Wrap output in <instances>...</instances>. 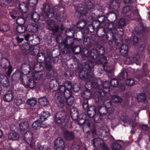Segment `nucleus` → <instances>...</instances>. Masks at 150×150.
<instances>
[{
	"label": "nucleus",
	"mask_w": 150,
	"mask_h": 150,
	"mask_svg": "<svg viewBox=\"0 0 150 150\" xmlns=\"http://www.w3.org/2000/svg\"><path fill=\"white\" fill-rule=\"evenodd\" d=\"M76 39H74L73 37L66 36L63 40V43L59 45V49L63 53H70L71 50L75 54H78L81 52V48L80 46L75 45Z\"/></svg>",
	"instance_id": "nucleus-1"
},
{
	"label": "nucleus",
	"mask_w": 150,
	"mask_h": 150,
	"mask_svg": "<svg viewBox=\"0 0 150 150\" xmlns=\"http://www.w3.org/2000/svg\"><path fill=\"white\" fill-rule=\"evenodd\" d=\"M95 10L93 3L90 0H85L82 6L80 8V10L76 13L77 17L80 18L82 16H87L86 20L88 21H92L95 14L93 12Z\"/></svg>",
	"instance_id": "nucleus-2"
},
{
	"label": "nucleus",
	"mask_w": 150,
	"mask_h": 150,
	"mask_svg": "<svg viewBox=\"0 0 150 150\" xmlns=\"http://www.w3.org/2000/svg\"><path fill=\"white\" fill-rule=\"evenodd\" d=\"M87 112L88 117L93 118L95 122L100 123L103 120L102 116L105 115L108 112V110L105 106H99L97 110L93 105L91 106Z\"/></svg>",
	"instance_id": "nucleus-3"
},
{
	"label": "nucleus",
	"mask_w": 150,
	"mask_h": 150,
	"mask_svg": "<svg viewBox=\"0 0 150 150\" xmlns=\"http://www.w3.org/2000/svg\"><path fill=\"white\" fill-rule=\"evenodd\" d=\"M148 32V29L144 25L140 28L135 27L133 30L134 35H132L131 39L133 45H135L139 42L146 41L147 38L146 33Z\"/></svg>",
	"instance_id": "nucleus-4"
},
{
	"label": "nucleus",
	"mask_w": 150,
	"mask_h": 150,
	"mask_svg": "<svg viewBox=\"0 0 150 150\" xmlns=\"http://www.w3.org/2000/svg\"><path fill=\"white\" fill-rule=\"evenodd\" d=\"M43 10L48 18H50L54 16L55 19L59 22H61L63 19H66L67 18L66 11L64 8L62 11H58L55 15L54 9L50 8L48 4H43Z\"/></svg>",
	"instance_id": "nucleus-5"
},
{
	"label": "nucleus",
	"mask_w": 150,
	"mask_h": 150,
	"mask_svg": "<svg viewBox=\"0 0 150 150\" xmlns=\"http://www.w3.org/2000/svg\"><path fill=\"white\" fill-rule=\"evenodd\" d=\"M68 117L67 113L64 111L57 112L53 117L54 122L57 125L65 128L68 127L69 123Z\"/></svg>",
	"instance_id": "nucleus-6"
},
{
	"label": "nucleus",
	"mask_w": 150,
	"mask_h": 150,
	"mask_svg": "<svg viewBox=\"0 0 150 150\" xmlns=\"http://www.w3.org/2000/svg\"><path fill=\"white\" fill-rule=\"evenodd\" d=\"M95 66L94 63L90 61L88 64L81 69L79 72L80 79L85 81L87 79L92 78L94 76L93 68Z\"/></svg>",
	"instance_id": "nucleus-7"
},
{
	"label": "nucleus",
	"mask_w": 150,
	"mask_h": 150,
	"mask_svg": "<svg viewBox=\"0 0 150 150\" xmlns=\"http://www.w3.org/2000/svg\"><path fill=\"white\" fill-rule=\"evenodd\" d=\"M121 5L120 3L118 1L116 0H112L110 2L109 6L110 10L108 12V17L110 18L112 17L111 18L112 20L115 21L117 19V12L116 11L119 9Z\"/></svg>",
	"instance_id": "nucleus-8"
},
{
	"label": "nucleus",
	"mask_w": 150,
	"mask_h": 150,
	"mask_svg": "<svg viewBox=\"0 0 150 150\" xmlns=\"http://www.w3.org/2000/svg\"><path fill=\"white\" fill-rule=\"evenodd\" d=\"M29 7L28 3L27 4L25 2L20 3L19 1V12H21L19 19H21L23 21V23L25 22V19L28 17L27 11H28Z\"/></svg>",
	"instance_id": "nucleus-9"
},
{
	"label": "nucleus",
	"mask_w": 150,
	"mask_h": 150,
	"mask_svg": "<svg viewBox=\"0 0 150 150\" xmlns=\"http://www.w3.org/2000/svg\"><path fill=\"white\" fill-rule=\"evenodd\" d=\"M83 31H81V33L82 34V38H77L76 40L79 41H82L83 44L87 48H90L92 46V43L90 42V37L84 34Z\"/></svg>",
	"instance_id": "nucleus-10"
},
{
	"label": "nucleus",
	"mask_w": 150,
	"mask_h": 150,
	"mask_svg": "<svg viewBox=\"0 0 150 150\" xmlns=\"http://www.w3.org/2000/svg\"><path fill=\"white\" fill-rule=\"evenodd\" d=\"M47 28L52 32L53 33L58 32L59 28V25L56 24L54 21L52 19H48L46 22Z\"/></svg>",
	"instance_id": "nucleus-11"
},
{
	"label": "nucleus",
	"mask_w": 150,
	"mask_h": 150,
	"mask_svg": "<svg viewBox=\"0 0 150 150\" xmlns=\"http://www.w3.org/2000/svg\"><path fill=\"white\" fill-rule=\"evenodd\" d=\"M105 91L102 89L96 92L93 95V98L96 103L104 102V98L106 96Z\"/></svg>",
	"instance_id": "nucleus-12"
},
{
	"label": "nucleus",
	"mask_w": 150,
	"mask_h": 150,
	"mask_svg": "<svg viewBox=\"0 0 150 150\" xmlns=\"http://www.w3.org/2000/svg\"><path fill=\"white\" fill-rule=\"evenodd\" d=\"M122 141L120 140H117V142H114L112 147V150H121L122 146L120 144L118 143L117 142ZM100 148L102 149V150H110L109 148L105 145L104 143L102 144Z\"/></svg>",
	"instance_id": "nucleus-13"
},
{
	"label": "nucleus",
	"mask_w": 150,
	"mask_h": 150,
	"mask_svg": "<svg viewBox=\"0 0 150 150\" xmlns=\"http://www.w3.org/2000/svg\"><path fill=\"white\" fill-rule=\"evenodd\" d=\"M54 147L56 150H63L65 144L63 140L60 137H57L54 141Z\"/></svg>",
	"instance_id": "nucleus-14"
},
{
	"label": "nucleus",
	"mask_w": 150,
	"mask_h": 150,
	"mask_svg": "<svg viewBox=\"0 0 150 150\" xmlns=\"http://www.w3.org/2000/svg\"><path fill=\"white\" fill-rule=\"evenodd\" d=\"M105 36L106 38L109 41V43L110 45H112L114 41L115 43L118 42L117 40H118V39L117 38L115 34H114L112 32H107Z\"/></svg>",
	"instance_id": "nucleus-15"
},
{
	"label": "nucleus",
	"mask_w": 150,
	"mask_h": 150,
	"mask_svg": "<svg viewBox=\"0 0 150 150\" xmlns=\"http://www.w3.org/2000/svg\"><path fill=\"white\" fill-rule=\"evenodd\" d=\"M67 127L65 128L61 129L62 130V133L63 134L65 139L67 140H71L74 138V134L72 131H69L67 130Z\"/></svg>",
	"instance_id": "nucleus-16"
},
{
	"label": "nucleus",
	"mask_w": 150,
	"mask_h": 150,
	"mask_svg": "<svg viewBox=\"0 0 150 150\" xmlns=\"http://www.w3.org/2000/svg\"><path fill=\"white\" fill-rule=\"evenodd\" d=\"M83 123H84L83 126L89 128L90 131L91 132L93 135L97 134L96 132V129L94 125H92L91 127V121L88 119H85Z\"/></svg>",
	"instance_id": "nucleus-17"
},
{
	"label": "nucleus",
	"mask_w": 150,
	"mask_h": 150,
	"mask_svg": "<svg viewBox=\"0 0 150 150\" xmlns=\"http://www.w3.org/2000/svg\"><path fill=\"white\" fill-rule=\"evenodd\" d=\"M55 98H56V103L58 106L60 108H63L64 106L65 100L61 96H58L57 94H55Z\"/></svg>",
	"instance_id": "nucleus-18"
},
{
	"label": "nucleus",
	"mask_w": 150,
	"mask_h": 150,
	"mask_svg": "<svg viewBox=\"0 0 150 150\" xmlns=\"http://www.w3.org/2000/svg\"><path fill=\"white\" fill-rule=\"evenodd\" d=\"M70 111L71 116L72 119L74 120H78L79 114L77 108L73 106H71Z\"/></svg>",
	"instance_id": "nucleus-19"
},
{
	"label": "nucleus",
	"mask_w": 150,
	"mask_h": 150,
	"mask_svg": "<svg viewBox=\"0 0 150 150\" xmlns=\"http://www.w3.org/2000/svg\"><path fill=\"white\" fill-rule=\"evenodd\" d=\"M100 56V59L96 60L95 62L96 64H102L103 65L104 69L105 70H107V66L104 65L108 63V61L107 59V57L106 56L103 55L101 57Z\"/></svg>",
	"instance_id": "nucleus-20"
},
{
	"label": "nucleus",
	"mask_w": 150,
	"mask_h": 150,
	"mask_svg": "<svg viewBox=\"0 0 150 150\" xmlns=\"http://www.w3.org/2000/svg\"><path fill=\"white\" fill-rule=\"evenodd\" d=\"M38 23L34 22L29 24L27 26V28L29 32H36L38 30L39 25Z\"/></svg>",
	"instance_id": "nucleus-21"
},
{
	"label": "nucleus",
	"mask_w": 150,
	"mask_h": 150,
	"mask_svg": "<svg viewBox=\"0 0 150 150\" xmlns=\"http://www.w3.org/2000/svg\"><path fill=\"white\" fill-rule=\"evenodd\" d=\"M27 18L25 19V21L28 19H33L35 22L37 23L40 18V15L38 13L33 12L31 14L27 15Z\"/></svg>",
	"instance_id": "nucleus-22"
},
{
	"label": "nucleus",
	"mask_w": 150,
	"mask_h": 150,
	"mask_svg": "<svg viewBox=\"0 0 150 150\" xmlns=\"http://www.w3.org/2000/svg\"><path fill=\"white\" fill-rule=\"evenodd\" d=\"M91 88L89 89L86 88L82 92L81 96L83 98L89 100L92 96V92Z\"/></svg>",
	"instance_id": "nucleus-23"
},
{
	"label": "nucleus",
	"mask_w": 150,
	"mask_h": 150,
	"mask_svg": "<svg viewBox=\"0 0 150 150\" xmlns=\"http://www.w3.org/2000/svg\"><path fill=\"white\" fill-rule=\"evenodd\" d=\"M0 83L3 86L7 87L9 85V82L7 77L4 75L0 76Z\"/></svg>",
	"instance_id": "nucleus-24"
},
{
	"label": "nucleus",
	"mask_w": 150,
	"mask_h": 150,
	"mask_svg": "<svg viewBox=\"0 0 150 150\" xmlns=\"http://www.w3.org/2000/svg\"><path fill=\"white\" fill-rule=\"evenodd\" d=\"M87 24V22L84 19H81L79 20L76 23V28L81 33V31H82V30L84 28L85 26Z\"/></svg>",
	"instance_id": "nucleus-25"
},
{
	"label": "nucleus",
	"mask_w": 150,
	"mask_h": 150,
	"mask_svg": "<svg viewBox=\"0 0 150 150\" xmlns=\"http://www.w3.org/2000/svg\"><path fill=\"white\" fill-rule=\"evenodd\" d=\"M104 143L101 142L100 139V138L97 137L91 140V145L94 148H99L101 147L102 144Z\"/></svg>",
	"instance_id": "nucleus-26"
},
{
	"label": "nucleus",
	"mask_w": 150,
	"mask_h": 150,
	"mask_svg": "<svg viewBox=\"0 0 150 150\" xmlns=\"http://www.w3.org/2000/svg\"><path fill=\"white\" fill-rule=\"evenodd\" d=\"M10 62L6 58L0 59V68L5 69L10 65Z\"/></svg>",
	"instance_id": "nucleus-27"
},
{
	"label": "nucleus",
	"mask_w": 150,
	"mask_h": 150,
	"mask_svg": "<svg viewBox=\"0 0 150 150\" xmlns=\"http://www.w3.org/2000/svg\"><path fill=\"white\" fill-rule=\"evenodd\" d=\"M19 48L21 49L25 54L28 52L29 50L33 49L32 47L30 46L27 42L23 44H19Z\"/></svg>",
	"instance_id": "nucleus-28"
},
{
	"label": "nucleus",
	"mask_w": 150,
	"mask_h": 150,
	"mask_svg": "<svg viewBox=\"0 0 150 150\" xmlns=\"http://www.w3.org/2000/svg\"><path fill=\"white\" fill-rule=\"evenodd\" d=\"M45 67V64L36 62L34 63V69L35 71H37L39 72L43 70Z\"/></svg>",
	"instance_id": "nucleus-29"
},
{
	"label": "nucleus",
	"mask_w": 150,
	"mask_h": 150,
	"mask_svg": "<svg viewBox=\"0 0 150 150\" xmlns=\"http://www.w3.org/2000/svg\"><path fill=\"white\" fill-rule=\"evenodd\" d=\"M128 47L127 45L123 44L121 45L120 47V52L123 56H126L128 55Z\"/></svg>",
	"instance_id": "nucleus-30"
},
{
	"label": "nucleus",
	"mask_w": 150,
	"mask_h": 150,
	"mask_svg": "<svg viewBox=\"0 0 150 150\" xmlns=\"http://www.w3.org/2000/svg\"><path fill=\"white\" fill-rule=\"evenodd\" d=\"M13 93L11 91H8L4 95V100L6 102H10L13 98Z\"/></svg>",
	"instance_id": "nucleus-31"
},
{
	"label": "nucleus",
	"mask_w": 150,
	"mask_h": 150,
	"mask_svg": "<svg viewBox=\"0 0 150 150\" xmlns=\"http://www.w3.org/2000/svg\"><path fill=\"white\" fill-rule=\"evenodd\" d=\"M115 29L116 30V32L115 33V35L117 38L118 39V40H119L120 41H121V40L122 39V36L124 33L123 28L115 26Z\"/></svg>",
	"instance_id": "nucleus-32"
},
{
	"label": "nucleus",
	"mask_w": 150,
	"mask_h": 150,
	"mask_svg": "<svg viewBox=\"0 0 150 150\" xmlns=\"http://www.w3.org/2000/svg\"><path fill=\"white\" fill-rule=\"evenodd\" d=\"M29 125L27 121L24 122L19 124V134L22 133L27 130L29 127Z\"/></svg>",
	"instance_id": "nucleus-33"
},
{
	"label": "nucleus",
	"mask_w": 150,
	"mask_h": 150,
	"mask_svg": "<svg viewBox=\"0 0 150 150\" xmlns=\"http://www.w3.org/2000/svg\"><path fill=\"white\" fill-rule=\"evenodd\" d=\"M102 86L103 88V89L104 91L106 94H109L110 91V83L109 81H105L104 82L101 83Z\"/></svg>",
	"instance_id": "nucleus-34"
},
{
	"label": "nucleus",
	"mask_w": 150,
	"mask_h": 150,
	"mask_svg": "<svg viewBox=\"0 0 150 150\" xmlns=\"http://www.w3.org/2000/svg\"><path fill=\"white\" fill-rule=\"evenodd\" d=\"M43 74L41 72L35 70L32 74V76L33 79H35V80L41 79L43 81L44 78V77H43Z\"/></svg>",
	"instance_id": "nucleus-35"
},
{
	"label": "nucleus",
	"mask_w": 150,
	"mask_h": 150,
	"mask_svg": "<svg viewBox=\"0 0 150 150\" xmlns=\"http://www.w3.org/2000/svg\"><path fill=\"white\" fill-rule=\"evenodd\" d=\"M50 115V113L49 112L43 111L40 114V120L43 122L47 120V118Z\"/></svg>",
	"instance_id": "nucleus-36"
},
{
	"label": "nucleus",
	"mask_w": 150,
	"mask_h": 150,
	"mask_svg": "<svg viewBox=\"0 0 150 150\" xmlns=\"http://www.w3.org/2000/svg\"><path fill=\"white\" fill-rule=\"evenodd\" d=\"M67 89L63 85H59L58 87L57 88L56 91H55V94H57L58 96H62Z\"/></svg>",
	"instance_id": "nucleus-37"
},
{
	"label": "nucleus",
	"mask_w": 150,
	"mask_h": 150,
	"mask_svg": "<svg viewBox=\"0 0 150 150\" xmlns=\"http://www.w3.org/2000/svg\"><path fill=\"white\" fill-rule=\"evenodd\" d=\"M98 50L96 49H93L91 50L90 52V57L92 59H98L100 56L99 54Z\"/></svg>",
	"instance_id": "nucleus-38"
},
{
	"label": "nucleus",
	"mask_w": 150,
	"mask_h": 150,
	"mask_svg": "<svg viewBox=\"0 0 150 150\" xmlns=\"http://www.w3.org/2000/svg\"><path fill=\"white\" fill-rule=\"evenodd\" d=\"M59 85V83L58 81L55 79H52L49 83L50 87L51 88H53L54 91H56L57 88Z\"/></svg>",
	"instance_id": "nucleus-39"
},
{
	"label": "nucleus",
	"mask_w": 150,
	"mask_h": 150,
	"mask_svg": "<svg viewBox=\"0 0 150 150\" xmlns=\"http://www.w3.org/2000/svg\"><path fill=\"white\" fill-rule=\"evenodd\" d=\"M32 37L33 38L31 42L32 45L36 46L40 43V39L37 34H33Z\"/></svg>",
	"instance_id": "nucleus-40"
},
{
	"label": "nucleus",
	"mask_w": 150,
	"mask_h": 150,
	"mask_svg": "<svg viewBox=\"0 0 150 150\" xmlns=\"http://www.w3.org/2000/svg\"><path fill=\"white\" fill-rule=\"evenodd\" d=\"M30 67L29 65H22L21 67V69L23 74L24 75L28 74L30 71Z\"/></svg>",
	"instance_id": "nucleus-41"
},
{
	"label": "nucleus",
	"mask_w": 150,
	"mask_h": 150,
	"mask_svg": "<svg viewBox=\"0 0 150 150\" xmlns=\"http://www.w3.org/2000/svg\"><path fill=\"white\" fill-rule=\"evenodd\" d=\"M107 18L106 16L104 14H100L98 15L97 19V22L100 23L102 25H103L107 21Z\"/></svg>",
	"instance_id": "nucleus-42"
},
{
	"label": "nucleus",
	"mask_w": 150,
	"mask_h": 150,
	"mask_svg": "<svg viewBox=\"0 0 150 150\" xmlns=\"http://www.w3.org/2000/svg\"><path fill=\"white\" fill-rule=\"evenodd\" d=\"M46 54L42 52H38L37 56L38 62L43 63V62H45V60Z\"/></svg>",
	"instance_id": "nucleus-43"
},
{
	"label": "nucleus",
	"mask_w": 150,
	"mask_h": 150,
	"mask_svg": "<svg viewBox=\"0 0 150 150\" xmlns=\"http://www.w3.org/2000/svg\"><path fill=\"white\" fill-rule=\"evenodd\" d=\"M78 31L74 29L69 28L67 29L65 31L67 36L73 37L75 33H77Z\"/></svg>",
	"instance_id": "nucleus-44"
},
{
	"label": "nucleus",
	"mask_w": 150,
	"mask_h": 150,
	"mask_svg": "<svg viewBox=\"0 0 150 150\" xmlns=\"http://www.w3.org/2000/svg\"><path fill=\"white\" fill-rule=\"evenodd\" d=\"M82 145L79 142L75 141L73 142L71 148L73 150H81Z\"/></svg>",
	"instance_id": "nucleus-45"
},
{
	"label": "nucleus",
	"mask_w": 150,
	"mask_h": 150,
	"mask_svg": "<svg viewBox=\"0 0 150 150\" xmlns=\"http://www.w3.org/2000/svg\"><path fill=\"white\" fill-rule=\"evenodd\" d=\"M38 103L41 105L45 106L49 104V102L47 98L44 96L39 98Z\"/></svg>",
	"instance_id": "nucleus-46"
},
{
	"label": "nucleus",
	"mask_w": 150,
	"mask_h": 150,
	"mask_svg": "<svg viewBox=\"0 0 150 150\" xmlns=\"http://www.w3.org/2000/svg\"><path fill=\"white\" fill-rule=\"evenodd\" d=\"M97 34L98 36L100 38L103 37L105 35H106V30L103 27L100 28L99 29L97 30L96 31Z\"/></svg>",
	"instance_id": "nucleus-47"
},
{
	"label": "nucleus",
	"mask_w": 150,
	"mask_h": 150,
	"mask_svg": "<svg viewBox=\"0 0 150 150\" xmlns=\"http://www.w3.org/2000/svg\"><path fill=\"white\" fill-rule=\"evenodd\" d=\"M146 97L145 94L144 93H141L137 95V99L139 102H143L146 100Z\"/></svg>",
	"instance_id": "nucleus-48"
},
{
	"label": "nucleus",
	"mask_w": 150,
	"mask_h": 150,
	"mask_svg": "<svg viewBox=\"0 0 150 150\" xmlns=\"http://www.w3.org/2000/svg\"><path fill=\"white\" fill-rule=\"evenodd\" d=\"M94 18H93L92 21H88V20L87 21L88 22H91L93 21V23L92 24H93V26L96 29V31L97 30L103 27V26L100 23L97 22V21L96 20H93Z\"/></svg>",
	"instance_id": "nucleus-49"
},
{
	"label": "nucleus",
	"mask_w": 150,
	"mask_h": 150,
	"mask_svg": "<svg viewBox=\"0 0 150 150\" xmlns=\"http://www.w3.org/2000/svg\"><path fill=\"white\" fill-rule=\"evenodd\" d=\"M88 99H85V98H83L81 100V103L82 104V106L83 109L85 110H87V111L89 110V108L91 106L89 107Z\"/></svg>",
	"instance_id": "nucleus-50"
},
{
	"label": "nucleus",
	"mask_w": 150,
	"mask_h": 150,
	"mask_svg": "<svg viewBox=\"0 0 150 150\" xmlns=\"http://www.w3.org/2000/svg\"><path fill=\"white\" fill-rule=\"evenodd\" d=\"M42 122L40 120L38 119L35 120L32 124L33 128L35 129H39L41 127V123Z\"/></svg>",
	"instance_id": "nucleus-51"
},
{
	"label": "nucleus",
	"mask_w": 150,
	"mask_h": 150,
	"mask_svg": "<svg viewBox=\"0 0 150 150\" xmlns=\"http://www.w3.org/2000/svg\"><path fill=\"white\" fill-rule=\"evenodd\" d=\"M19 79V70L17 69L13 74L11 76V80L13 81L18 83Z\"/></svg>",
	"instance_id": "nucleus-52"
},
{
	"label": "nucleus",
	"mask_w": 150,
	"mask_h": 150,
	"mask_svg": "<svg viewBox=\"0 0 150 150\" xmlns=\"http://www.w3.org/2000/svg\"><path fill=\"white\" fill-rule=\"evenodd\" d=\"M96 50H98L100 56L103 55L105 53V48L103 46L97 45Z\"/></svg>",
	"instance_id": "nucleus-53"
},
{
	"label": "nucleus",
	"mask_w": 150,
	"mask_h": 150,
	"mask_svg": "<svg viewBox=\"0 0 150 150\" xmlns=\"http://www.w3.org/2000/svg\"><path fill=\"white\" fill-rule=\"evenodd\" d=\"M132 8V7L129 5L124 6L122 8V13L123 14H126L130 12Z\"/></svg>",
	"instance_id": "nucleus-54"
},
{
	"label": "nucleus",
	"mask_w": 150,
	"mask_h": 150,
	"mask_svg": "<svg viewBox=\"0 0 150 150\" xmlns=\"http://www.w3.org/2000/svg\"><path fill=\"white\" fill-rule=\"evenodd\" d=\"M112 101L115 103H121L122 100L120 96L117 95H113L111 97Z\"/></svg>",
	"instance_id": "nucleus-55"
},
{
	"label": "nucleus",
	"mask_w": 150,
	"mask_h": 150,
	"mask_svg": "<svg viewBox=\"0 0 150 150\" xmlns=\"http://www.w3.org/2000/svg\"><path fill=\"white\" fill-rule=\"evenodd\" d=\"M72 90L67 89L64 93L62 97H63L64 99L66 98H69L70 96H73V93L71 91Z\"/></svg>",
	"instance_id": "nucleus-56"
},
{
	"label": "nucleus",
	"mask_w": 150,
	"mask_h": 150,
	"mask_svg": "<svg viewBox=\"0 0 150 150\" xmlns=\"http://www.w3.org/2000/svg\"><path fill=\"white\" fill-rule=\"evenodd\" d=\"M54 72L52 71H47L45 75H44L43 81H44L46 79H49L52 78L54 76Z\"/></svg>",
	"instance_id": "nucleus-57"
},
{
	"label": "nucleus",
	"mask_w": 150,
	"mask_h": 150,
	"mask_svg": "<svg viewBox=\"0 0 150 150\" xmlns=\"http://www.w3.org/2000/svg\"><path fill=\"white\" fill-rule=\"evenodd\" d=\"M37 103V100L34 98L28 99L26 102V103L27 105H28L32 107L35 106Z\"/></svg>",
	"instance_id": "nucleus-58"
},
{
	"label": "nucleus",
	"mask_w": 150,
	"mask_h": 150,
	"mask_svg": "<svg viewBox=\"0 0 150 150\" xmlns=\"http://www.w3.org/2000/svg\"><path fill=\"white\" fill-rule=\"evenodd\" d=\"M63 85L67 89L72 90L73 88L71 82L68 80L65 81Z\"/></svg>",
	"instance_id": "nucleus-59"
},
{
	"label": "nucleus",
	"mask_w": 150,
	"mask_h": 150,
	"mask_svg": "<svg viewBox=\"0 0 150 150\" xmlns=\"http://www.w3.org/2000/svg\"><path fill=\"white\" fill-rule=\"evenodd\" d=\"M34 79L25 76L21 79V81L27 82V83H36Z\"/></svg>",
	"instance_id": "nucleus-60"
},
{
	"label": "nucleus",
	"mask_w": 150,
	"mask_h": 150,
	"mask_svg": "<svg viewBox=\"0 0 150 150\" xmlns=\"http://www.w3.org/2000/svg\"><path fill=\"white\" fill-rule=\"evenodd\" d=\"M65 101H66V103L69 106L72 105L74 101V98L73 96L70 97L69 98H66L64 99Z\"/></svg>",
	"instance_id": "nucleus-61"
},
{
	"label": "nucleus",
	"mask_w": 150,
	"mask_h": 150,
	"mask_svg": "<svg viewBox=\"0 0 150 150\" xmlns=\"http://www.w3.org/2000/svg\"><path fill=\"white\" fill-rule=\"evenodd\" d=\"M22 20L23 22V23L21 24L19 23V34L24 33L26 30L28 29L27 27V28L25 26L23 25V24H24L25 23H23V21Z\"/></svg>",
	"instance_id": "nucleus-62"
},
{
	"label": "nucleus",
	"mask_w": 150,
	"mask_h": 150,
	"mask_svg": "<svg viewBox=\"0 0 150 150\" xmlns=\"http://www.w3.org/2000/svg\"><path fill=\"white\" fill-rule=\"evenodd\" d=\"M126 21L124 18H122L119 20L116 26L123 28L125 25Z\"/></svg>",
	"instance_id": "nucleus-63"
},
{
	"label": "nucleus",
	"mask_w": 150,
	"mask_h": 150,
	"mask_svg": "<svg viewBox=\"0 0 150 150\" xmlns=\"http://www.w3.org/2000/svg\"><path fill=\"white\" fill-rule=\"evenodd\" d=\"M9 28V27L5 24L1 23L0 24V30L2 32H6Z\"/></svg>",
	"instance_id": "nucleus-64"
}]
</instances>
